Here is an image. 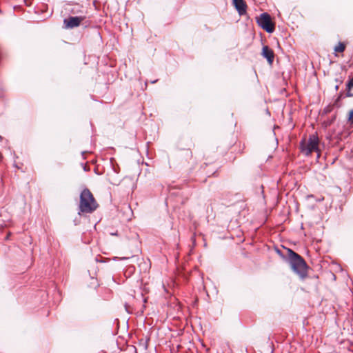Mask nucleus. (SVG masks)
Instances as JSON below:
<instances>
[{"label": "nucleus", "instance_id": "5", "mask_svg": "<svg viewBox=\"0 0 353 353\" xmlns=\"http://www.w3.org/2000/svg\"><path fill=\"white\" fill-rule=\"evenodd\" d=\"M85 19V16L69 17L63 20L64 27L68 29L78 27Z\"/></svg>", "mask_w": 353, "mask_h": 353}, {"label": "nucleus", "instance_id": "1", "mask_svg": "<svg viewBox=\"0 0 353 353\" xmlns=\"http://www.w3.org/2000/svg\"><path fill=\"white\" fill-rule=\"evenodd\" d=\"M288 260L292 270L301 279H304L307 277L308 266L301 256L288 249Z\"/></svg>", "mask_w": 353, "mask_h": 353}, {"label": "nucleus", "instance_id": "11", "mask_svg": "<svg viewBox=\"0 0 353 353\" xmlns=\"http://www.w3.org/2000/svg\"><path fill=\"white\" fill-rule=\"evenodd\" d=\"M348 121L352 123H353V110H350L349 112Z\"/></svg>", "mask_w": 353, "mask_h": 353}, {"label": "nucleus", "instance_id": "12", "mask_svg": "<svg viewBox=\"0 0 353 353\" xmlns=\"http://www.w3.org/2000/svg\"><path fill=\"white\" fill-rule=\"evenodd\" d=\"M351 90H347V92L345 94V97H353V93L351 92L350 91Z\"/></svg>", "mask_w": 353, "mask_h": 353}, {"label": "nucleus", "instance_id": "16", "mask_svg": "<svg viewBox=\"0 0 353 353\" xmlns=\"http://www.w3.org/2000/svg\"><path fill=\"white\" fill-rule=\"evenodd\" d=\"M84 170L87 171V168L85 166H84Z\"/></svg>", "mask_w": 353, "mask_h": 353}, {"label": "nucleus", "instance_id": "6", "mask_svg": "<svg viewBox=\"0 0 353 353\" xmlns=\"http://www.w3.org/2000/svg\"><path fill=\"white\" fill-rule=\"evenodd\" d=\"M262 56L265 57L270 64H272L274 61V54L268 46H264L262 49Z\"/></svg>", "mask_w": 353, "mask_h": 353}, {"label": "nucleus", "instance_id": "7", "mask_svg": "<svg viewBox=\"0 0 353 353\" xmlns=\"http://www.w3.org/2000/svg\"><path fill=\"white\" fill-rule=\"evenodd\" d=\"M233 3L240 15H243L246 13L247 6L244 0H233Z\"/></svg>", "mask_w": 353, "mask_h": 353}, {"label": "nucleus", "instance_id": "17", "mask_svg": "<svg viewBox=\"0 0 353 353\" xmlns=\"http://www.w3.org/2000/svg\"><path fill=\"white\" fill-rule=\"evenodd\" d=\"M2 140V137L0 135V141Z\"/></svg>", "mask_w": 353, "mask_h": 353}, {"label": "nucleus", "instance_id": "4", "mask_svg": "<svg viewBox=\"0 0 353 353\" xmlns=\"http://www.w3.org/2000/svg\"><path fill=\"white\" fill-rule=\"evenodd\" d=\"M258 25L268 33H272L274 31V24L272 21L270 15L267 12L262 13L257 19Z\"/></svg>", "mask_w": 353, "mask_h": 353}, {"label": "nucleus", "instance_id": "14", "mask_svg": "<svg viewBox=\"0 0 353 353\" xmlns=\"http://www.w3.org/2000/svg\"><path fill=\"white\" fill-rule=\"evenodd\" d=\"M335 89L337 90L339 89V85H336Z\"/></svg>", "mask_w": 353, "mask_h": 353}, {"label": "nucleus", "instance_id": "13", "mask_svg": "<svg viewBox=\"0 0 353 353\" xmlns=\"http://www.w3.org/2000/svg\"><path fill=\"white\" fill-rule=\"evenodd\" d=\"M134 257H135V255H132L131 256H127V257H122L120 259L121 260H125V259H128L134 258Z\"/></svg>", "mask_w": 353, "mask_h": 353}, {"label": "nucleus", "instance_id": "3", "mask_svg": "<svg viewBox=\"0 0 353 353\" xmlns=\"http://www.w3.org/2000/svg\"><path fill=\"white\" fill-rule=\"evenodd\" d=\"M319 140L317 136L310 135L308 139H303L300 142V148L301 152L305 156H309L313 152H318L317 158L319 157Z\"/></svg>", "mask_w": 353, "mask_h": 353}, {"label": "nucleus", "instance_id": "8", "mask_svg": "<svg viewBox=\"0 0 353 353\" xmlns=\"http://www.w3.org/2000/svg\"><path fill=\"white\" fill-rule=\"evenodd\" d=\"M345 50V45L342 42H339V44L334 47V52H343Z\"/></svg>", "mask_w": 353, "mask_h": 353}, {"label": "nucleus", "instance_id": "15", "mask_svg": "<svg viewBox=\"0 0 353 353\" xmlns=\"http://www.w3.org/2000/svg\"><path fill=\"white\" fill-rule=\"evenodd\" d=\"M9 235H10V234L6 236V240H8L9 239Z\"/></svg>", "mask_w": 353, "mask_h": 353}, {"label": "nucleus", "instance_id": "2", "mask_svg": "<svg viewBox=\"0 0 353 353\" xmlns=\"http://www.w3.org/2000/svg\"><path fill=\"white\" fill-rule=\"evenodd\" d=\"M98 208V203L90 190L85 188L80 194L79 214H90Z\"/></svg>", "mask_w": 353, "mask_h": 353}, {"label": "nucleus", "instance_id": "9", "mask_svg": "<svg viewBox=\"0 0 353 353\" xmlns=\"http://www.w3.org/2000/svg\"><path fill=\"white\" fill-rule=\"evenodd\" d=\"M343 94L342 92H341L339 94V95L338 96V97L336 98V99L335 100L334 103V105L339 108L341 106V105L339 104V102L341 100V99L343 98Z\"/></svg>", "mask_w": 353, "mask_h": 353}, {"label": "nucleus", "instance_id": "10", "mask_svg": "<svg viewBox=\"0 0 353 353\" xmlns=\"http://www.w3.org/2000/svg\"><path fill=\"white\" fill-rule=\"evenodd\" d=\"M353 88V77L350 78L346 84V90H351Z\"/></svg>", "mask_w": 353, "mask_h": 353}]
</instances>
